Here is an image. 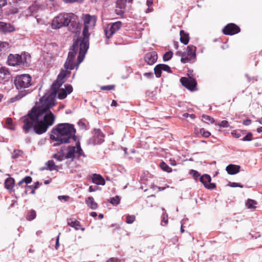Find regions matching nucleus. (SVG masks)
<instances>
[{"label": "nucleus", "mask_w": 262, "mask_h": 262, "mask_svg": "<svg viewBox=\"0 0 262 262\" xmlns=\"http://www.w3.org/2000/svg\"><path fill=\"white\" fill-rule=\"evenodd\" d=\"M74 59L68 63V58L64 64L65 70H62L58 75L57 78L51 87V92L45 94L39 101L41 105L34 106L27 115L22 118L24 124L22 128L25 133H28L33 128L37 135L46 133L50 126L54 123L56 117L50 111V108L55 105V98L59 88L65 82V78L69 76L71 70L74 69Z\"/></svg>", "instance_id": "obj_1"}, {"label": "nucleus", "mask_w": 262, "mask_h": 262, "mask_svg": "<svg viewBox=\"0 0 262 262\" xmlns=\"http://www.w3.org/2000/svg\"><path fill=\"white\" fill-rule=\"evenodd\" d=\"M81 18L83 21L84 27L82 31L83 37L78 38L74 42L72 47L70 49V51L68 56V62L66 64L67 66L69 62L75 59L76 54L78 53V67L84 59L85 55L89 49V40L90 33L89 29L93 28L96 24V18L94 15H91L88 14H83Z\"/></svg>", "instance_id": "obj_2"}, {"label": "nucleus", "mask_w": 262, "mask_h": 262, "mask_svg": "<svg viewBox=\"0 0 262 262\" xmlns=\"http://www.w3.org/2000/svg\"><path fill=\"white\" fill-rule=\"evenodd\" d=\"M76 129L74 125L68 123H58L51 130L50 138L55 141L54 146L68 144L71 140H76Z\"/></svg>", "instance_id": "obj_3"}, {"label": "nucleus", "mask_w": 262, "mask_h": 262, "mask_svg": "<svg viewBox=\"0 0 262 262\" xmlns=\"http://www.w3.org/2000/svg\"><path fill=\"white\" fill-rule=\"evenodd\" d=\"M66 26L68 27L69 30L73 33L79 32L81 30L78 17L73 13H60L52 21V27L54 29Z\"/></svg>", "instance_id": "obj_4"}, {"label": "nucleus", "mask_w": 262, "mask_h": 262, "mask_svg": "<svg viewBox=\"0 0 262 262\" xmlns=\"http://www.w3.org/2000/svg\"><path fill=\"white\" fill-rule=\"evenodd\" d=\"M14 83L16 88L20 91L17 95L10 99L12 103L20 99L30 93L28 90L25 89L32 85V77L29 74L18 75L15 77Z\"/></svg>", "instance_id": "obj_5"}, {"label": "nucleus", "mask_w": 262, "mask_h": 262, "mask_svg": "<svg viewBox=\"0 0 262 262\" xmlns=\"http://www.w3.org/2000/svg\"><path fill=\"white\" fill-rule=\"evenodd\" d=\"M8 65L24 68L28 67L27 55L25 53L19 54H10L7 58Z\"/></svg>", "instance_id": "obj_6"}, {"label": "nucleus", "mask_w": 262, "mask_h": 262, "mask_svg": "<svg viewBox=\"0 0 262 262\" xmlns=\"http://www.w3.org/2000/svg\"><path fill=\"white\" fill-rule=\"evenodd\" d=\"M196 47L193 45H189L187 47L186 51L181 52L178 51L176 54L181 56V61L183 63L188 62H194L196 59Z\"/></svg>", "instance_id": "obj_7"}, {"label": "nucleus", "mask_w": 262, "mask_h": 262, "mask_svg": "<svg viewBox=\"0 0 262 262\" xmlns=\"http://www.w3.org/2000/svg\"><path fill=\"white\" fill-rule=\"evenodd\" d=\"M122 25V23L120 21L108 24L104 29L106 37L107 39L110 38L115 33L120 30Z\"/></svg>", "instance_id": "obj_8"}, {"label": "nucleus", "mask_w": 262, "mask_h": 262, "mask_svg": "<svg viewBox=\"0 0 262 262\" xmlns=\"http://www.w3.org/2000/svg\"><path fill=\"white\" fill-rule=\"evenodd\" d=\"M180 82L184 87L191 91L195 90L197 84L196 80L193 78L183 77L181 78Z\"/></svg>", "instance_id": "obj_9"}, {"label": "nucleus", "mask_w": 262, "mask_h": 262, "mask_svg": "<svg viewBox=\"0 0 262 262\" xmlns=\"http://www.w3.org/2000/svg\"><path fill=\"white\" fill-rule=\"evenodd\" d=\"M240 31V28L233 23L227 25L222 30L223 33L226 35H233L239 33Z\"/></svg>", "instance_id": "obj_10"}, {"label": "nucleus", "mask_w": 262, "mask_h": 262, "mask_svg": "<svg viewBox=\"0 0 262 262\" xmlns=\"http://www.w3.org/2000/svg\"><path fill=\"white\" fill-rule=\"evenodd\" d=\"M200 181L202 183L204 187L209 189H213L216 186L214 183H210L211 179L209 175L205 174L200 177Z\"/></svg>", "instance_id": "obj_11"}, {"label": "nucleus", "mask_w": 262, "mask_h": 262, "mask_svg": "<svg viewBox=\"0 0 262 262\" xmlns=\"http://www.w3.org/2000/svg\"><path fill=\"white\" fill-rule=\"evenodd\" d=\"M73 91V87L69 84H66L64 88L59 90L58 92L57 98L59 99L66 98L68 94L71 93Z\"/></svg>", "instance_id": "obj_12"}, {"label": "nucleus", "mask_w": 262, "mask_h": 262, "mask_svg": "<svg viewBox=\"0 0 262 262\" xmlns=\"http://www.w3.org/2000/svg\"><path fill=\"white\" fill-rule=\"evenodd\" d=\"M15 30L14 26L11 24L0 21L1 34H6L14 32Z\"/></svg>", "instance_id": "obj_13"}, {"label": "nucleus", "mask_w": 262, "mask_h": 262, "mask_svg": "<svg viewBox=\"0 0 262 262\" xmlns=\"http://www.w3.org/2000/svg\"><path fill=\"white\" fill-rule=\"evenodd\" d=\"M94 136L93 137V142L95 145L100 144L104 141L103 134L99 129H94Z\"/></svg>", "instance_id": "obj_14"}, {"label": "nucleus", "mask_w": 262, "mask_h": 262, "mask_svg": "<svg viewBox=\"0 0 262 262\" xmlns=\"http://www.w3.org/2000/svg\"><path fill=\"white\" fill-rule=\"evenodd\" d=\"M133 0H117L116 2V13L118 15L123 14V10L125 8L127 2L129 3H132Z\"/></svg>", "instance_id": "obj_15"}, {"label": "nucleus", "mask_w": 262, "mask_h": 262, "mask_svg": "<svg viewBox=\"0 0 262 262\" xmlns=\"http://www.w3.org/2000/svg\"><path fill=\"white\" fill-rule=\"evenodd\" d=\"M158 58L157 54L156 52L147 53L144 57L145 62L149 65H152L155 63Z\"/></svg>", "instance_id": "obj_16"}, {"label": "nucleus", "mask_w": 262, "mask_h": 262, "mask_svg": "<svg viewBox=\"0 0 262 262\" xmlns=\"http://www.w3.org/2000/svg\"><path fill=\"white\" fill-rule=\"evenodd\" d=\"M46 166L41 167L40 168V171L45 170L52 171L54 170H58V166L56 165L53 160H49L45 163Z\"/></svg>", "instance_id": "obj_17"}, {"label": "nucleus", "mask_w": 262, "mask_h": 262, "mask_svg": "<svg viewBox=\"0 0 262 262\" xmlns=\"http://www.w3.org/2000/svg\"><path fill=\"white\" fill-rule=\"evenodd\" d=\"M240 166L236 165L230 164L228 165L226 170L229 174H234L239 172Z\"/></svg>", "instance_id": "obj_18"}, {"label": "nucleus", "mask_w": 262, "mask_h": 262, "mask_svg": "<svg viewBox=\"0 0 262 262\" xmlns=\"http://www.w3.org/2000/svg\"><path fill=\"white\" fill-rule=\"evenodd\" d=\"M76 154V146H69L68 147V152L65 156L67 159H74L75 158V154Z\"/></svg>", "instance_id": "obj_19"}, {"label": "nucleus", "mask_w": 262, "mask_h": 262, "mask_svg": "<svg viewBox=\"0 0 262 262\" xmlns=\"http://www.w3.org/2000/svg\"><path fill=\"white\" fill-rule=\"evenodd\" d=\"M180 41L184 44L185 45H186L188 43L189 40V34L185 32L184 30H181L180 32Z\"/></svg>", "instance_id": "obj_20"}, {"label": "nucleus", "mask_w": 262, "mask_h": 262, "mask_svg": "<svg viewBox=\"0 0 262 262\" xmlns=\"http://www.w3.org/2000/svg\"><path fill=\"white\" fill-rule=\"evenodd\" d=\"M92 182L97 185H104L105 184V181L102 177L98 174H94L92 178Z\"/></svg>", "instance_id": "obj_21"}, {"label": "nucleus", "mask_w": 262, "mask_h": 262, "mask_svg": "<svg viewBox=\"0 0 262 262\" xmlns=\"http://www.w3.org/2000/svg\"><path fill=\"white\" fill-rule=\"evenodd\" d=\"M85 203L92 209H96L98 207L97 203L95 202L92 196L87 198L85 200Z\"/></svg>", "instance_id": "obj_22"}, {"label": "nucleus", "mask_w": 262, "mask_h": 262, "mask_svg": "<svg viewBox=\"0 0 262 262\" xmlns=\"http://www.w3.org/2000/svg\"><path fill=\"white\" fill-rule=\"evenodd\" d=\"M15 184L14 179L11 177L6 179L5 181V187L7 189L12 190Z\"/></svg>", "instance_id": "obj_23"}, {"label": "nucleus", "mask_w": 262, "mask_h": 262, "mask_svg": "<svg viewBox=\"0 0 262 262\" xmlns=\"http://www.w3.org/2000/svg\"><path fill=\"white\" fill-rule=\"evenodd\" d=\"M68 224L71 227L74 228L76 230H79L81 226L80 223L79 221L73 220L71 219H68Z\"/></svg>", "instance_id": "obj_24"}, {"label": "nucleus", "mask_w": 262, "mask_h": 262, "mask_svg": "<svg viewBox=\"0 0 262 262\" xmlns=\"http://www.w3.org/2000/svg\"><path fill=\"white\" fill-rule=\"evenodd\" d=\"M41 184V183H40L38 181H37V182H36L35 183H34L33 185H25L24 187H26L27 189H31V191L30 193L31 194H35V189L38 188V187Z\"/></svg>", "instance_id": "obj_25"}, {"label": "nucleus", "mask_w": 262, "mask_h": 262, "mask_svg": "<svg viewBox=\"0 0 262 262\" xmlns=\"http://www.w3.org/2000/svg\"><path fill=\"white\" fill-rule=\"evenodd\" d=\"M9 47V44L7 42H2L0 41V56L5 54L6 49Z\"/></svg>", "instance_id": "obj_26"}, {"label": "nucleus", "mask_w": 262, "mask_h": 262, "mask_svg": "<svg viewBox=\"0 0 262 262\" xmlns=\"http://www.w3.org/2000/svg\"><path fill=\"white\" fill-rule=\"evenodd\" d=\"M24 152L20 149H14L12 154V158L17 159L23 156Z\"/></svg>", "instance_id": "obj_27"}, {"label": "nucleus", "mask_w": 262, "mask_h": 262, "mask_svg": "<svg viewBox=\"0 0 262 262\" xmlns=\"http://www.w3.org/2000/svg\"><path fill=\"white\" fill-rule=\"evenodd\" d=\"M10 75V72L6 67L0 68V77L4 78L6 76Z\"/></svg>", "instance_id": "obj_28"}, {"label": "nucleus", "mask_w": 262, "mask_h": 262, "mask_svg": "<svg viewBox=\"0 0 262 262\" xmlns=\"http://www.w3.org/2000/svg\"><path fill=\"white\" fill-rule=\"evenodd\" d=\"M53 158L56 159L58 161H62L66 159L62 151L59 152L58 154H54Z\"/></svg>", "instance_id": "obj_29"}, {"label": "nucleus", "mask_w": 262, "mask_h": 262, "mask_svg": "<svg viewBox=\"0 0 262 262\" xmlns=\"http://www.w3.org/2000/svg\"><path fill=\"white\" fill-rule=\"evenodd\" d=\"M76 154H77L78 155V157L83 156L84 157L85 156L82 148H81L80 144L79 142H78L76 143Z\"/></svg>", "instance_id": "obj_30"}, {"label": "nucleus", "mask_w": 262, "mask_h": 262, "mask_svg": "<svg viewBox=\"0 0 262 262\" xmlns=\"http://www.w3.org/2000/svg\"><path fill=\"white\" fill-rule=\"evenodd\" d=\"M36 216V212L34 210H31L28 213V214L26 216V219L28 221H32L34 220Z\"/></svg>", "instance_id": "obj_31"}, {"label": "nucleus", "mask_w": 262, "mask_h": 262, "mask_svg": "<svg viewBox=\"0 0 262 262\" xmlns=\"http://www.w3.org/2000/svg\"><path fill=\"white\" fill-rule=\"evenodd\" d=\"M162 69L160 64L157 65L154 68V72L157 78H159L161 76Z\"/></svg>", "instance_id": "obj_32"}, {"label": "nucleus", "mask_w": 262, "mask_h": 262, "mask_svg": "<svg viewBox=\"0 0 262 262\" xmlns=\"http://www.w3.org/2000/svg\"><path fill=\"white\" fill-rule=\"evenodd\" d=\"M256 201L251 199H248L246 203V205L247 207L249 209L255 208L256 207Z\"/></svg>", "instance_id": "obj_33"}, {"label": "nucleus", "mask_w": 262, "mask_h": 262, "mask_svg": "<svg viewBox=\"0 0 262 262\" xmlns=\"http://www.w3.org/2000/svg\"><path fill=\"white\" fill-rule=\"evenodd\" d=\"M109 202L114 205L116 206L118 205L120 202V199L119 198V196L116 195L114 197L111 198L109 200Z\"/></svg>", "instance_id": "obj_34"}, {"label": "nucleus", "mask_w": 262, "mask_h": 262, "mask_svg": "<svg viewBox=\"0 0 262 262\" xmlns=\"http://www.w3.org/2000/svg\"><path fill=\"white\" fill-rule=\"evenodd\" d=\"M172 55L173 53L172 51H168L163 55V59L164 61H167L172 58Z\"/></svg>", "instance_id": "obj_35"}, {"label": "nucleus", "mask_w": 262, "mask_h": 262, "mask_svg": "<svg viewBox=\"0 0 262 262\" xmlns=\"http://www.w3.org/2000/svg\"><path fill=\"white\" fill-rule=\"evenodd\" d=\"M160 167L162 170L167 172H170L172 171L171 168L164 162L161 163Z\"/></svg>", "instance_id": "obj_36"}, {"label": "nucleus", "mask_w": 262, "mask_h": 262, "mask_svg": "<svg viewBox=\"0 0 262 262\" xmlns=\"http://www.w3.org/2000/svg\"><path fill=\"white\" fill-rule=\"evenodd\" d=\"M202 118L204 119V121L207 123H213L214 122V119L208 115H203Z\"/></svg>", "instance_id": "obj_37"}, {"label": "nucleus", "mask_w": 262, "mask_h": 262, "mask_svg": "<svg viewBox=\"0 0 262 262\" xmlns=\"http://www.w3.org/2000/svg\"><path fill=\"white\" fill-rule=\"evenodd\" d=\"M200 133L205 138L209 137L211 135L209 132L206 130L204 128H202L200 129Z\"/></svg>", "instance_id": "obj_38"}, {"label": "nucleus", "mask_w": 262, "mask_h": 262, "mask_svg": "<svg viewBox=\"0 0 262 262\" xmlns=\"http://www.w3.org/2000/svg\"><path fill=\"white\" fill-rule=\"evenodd\" d=\"M190 174L193 177L194 179L197 180L200 177V174L198 171L195 170H191L190 172Z\"/></svg>", "instance_id": "obj_39"}, {"label": "nucleus", "mask_w": 262, "mask_h": 262, "mask_svg": "<svg viewBox=\"0 0 262 262\" xmlns=\"http://www.w3.org/2000/svg\"><path fill=\"white\" fill-rule=\"evenodd\" d=\"M126 222L127 224H132L135 220V216L134 215H127L126 217Z\"/></svg>", "instance_id": "obj_40"}, {"label": "nucleus", "mask_w": 262, "mask_h": 262, "mask_svg": "<svg viewBox=\"0 0 262 262\" xmlns=\"http://www.w3.org/2000/svg\"><path fill=\"white\" fill-rule=\"evenodd\" d=\"M162 71L167 72L168 73H172L170 68L167 64H160Z\"/></svg>", "instance_id": "obj_41"}, {"label": "nucleus", "mask_w": 262, "mask_h": 262, "mask_svg": "<svg viewBox=\"0 0 262 262\" xmlns=\"http://www.w3.org/2000/svg\"><path fill=\"white\" fill-rule=\"evenodd\" d=\"M115 88L114 85H104L101 87V90L103 91H111Z\"/></svg>", "instance_id": "obj_42"}, {"label": "nucleus", "mask_w": 262, "mask_h": 262, "mask_svg": "<svg viewBox=\"0 0 262 262\" xmlns=\"http://www.w3.org/2000/svg\"><path fill=\"white\" fill-rule=\"evenodd\" d=\"M252 140V134L251 133H248L243 139L242 141H250Z\"/></svg>", "instance_id": "obj_43"}, {"label": "nucleus", "mask_w": 262, "mask_h": 262, "mask_svg": "<svg viewBox=\"0 0 262 262\" xmlns=\"http://www.w3.org/2000/svg\"><path fill=\"white\" fill-rule=\"evenodd\" d=\"M168 214L167 213H163L162 215V223L161 224L162 225L163 223H164V226L168 224Z\"/></svg>", "instance_id": "obj_44"}, {"label": "nucleus", "mask_w": 262, "mask_h": 262, "mask_svg": "<svg viewBox=\"0 0 262 262\" xmlns=\"http://www.w3.org/2000/svg\"><path fill=\"white\" fill-rule=\"evenodd\" d=\"M6 124L9 125V128L10 129H14V127L12 124V119L11 118H8L6 121Z\"/></svg>", "instance_id": "obj_45"}, {"label": "nucleus", "mask_w": 262, "mask_h": 262, "mask_svg": "<svg viewBox=\"0 0 262 262\" xmlns=\"http://www.w3.org/2000/svg\"><path fill=\"white\" fill-rule=\"evenodd\" d=\"M32 178L30 176H26L23 179V180L24 182L26 183V185L32 182Z\"/></svg>", "instance_id": "obj_46"}, {"label": "nucleus", "mask_w": 262, "mask_h": 262, "mask_svg": "<svg viewBox=\"0 0 262 262\" xmlns=\"http://www.w3.org/2000/svg\"><path fill=\"white\" fill-rule=\"evenodd\" d=\"M219 125L220 127H227L229 126L228 122L226 120H223L222 121L220 124H219Z\"/></svg>", "instance_id": "obj_47"}, {"label": "nucleus", "mask_w": 262, "mask_h": 262, "mask_svg": "<svg viewBox=\"0 0 262 262\" xmlns=\"http://www.w3.org/2000/svg\"><path fill=\"white\" fill-rule=\"evenodd\" d=\"M230 186L232 187H239L241 188L243 187V185H242L241 183H235V182L231 183L230 184Z\"/></svg>", "instance_id": "obj_48"}, {"label": "nucleus", "mask_w": 262, "mask_h": 262, "mask_svg": "<svg viewBox=\"0 0 262 262\" xmlns=\"http://www.w3.org/2000/svg\"><path fill=\"white\" fill-rule=\"evenodd\" d=\"M66 3H73L75 2L81 3L83 0H62Z\"/></svg>", "instance_id": "obj_49"}, {"label": "nucleus", "mask_w": 262, "mask_h": 262, "mask_svg": "<svg viewBox=\"0 0 262 262\" xmlns=\"http://www.w3.org/2000/svg\"><path fill=\"white\" fill-rule=\"evenodd\" d=\"M144 76L148 78H151L154 77L153 73L152 72H147L144 74Z\"/></svg>", "instance_id": "obj_50"}, {"label": "nucleus", "mask_w": 262, "mask_h": 262, "mask_svg": "<svg viewBox=\"0 0 262 262\" xmlns=\"http://www.w3.org/2000/svg\"><path fill=\"white\" fill-rule=\"evenodd\" d=\"M60 233H59L58 235L57 236V238H56V244H55V248L57 250L59 246V235H60Z\"/></svg>", "instance_id": "obj_51"}, {"label": "nucleus", "mask_w": 262, "mask_h": 262, "mask_svg": "<svg viewBox=\"0 0 262 262\" xmlns=\"http://www.w3.org/2000/svg\"><path fill=\"white\" fill-rule=\"evenodd\" d=\"M7 4V0H0V9H2L3 7Z\"/></svg>", "instance_id": "obj_52"}, {"label": "nucleus", "mask_w": 262, "mask_h": 262, "mask_svg": "<svg viewBox=\"0 0 262 262\" xmlns=\"http://www.w3.org/2000/svg\"><path fill=\"white\" fill-rule=\"evenodd\" d=\"M69 196L67 195H59L58 196V199L61 200V199H64L65 201H68Z\"/></svg>", "instance_id": "obj_53"}, {"label": "nucleus", "mask_w": 262, "mask_h": 262, "mask_svg": "<svg viewBox=\"0 0 262 262\" xmlns=\"http://www.w3.org/2000/svg\"><path fill=\"white\" fill-rule=\"evenodd\" d=\"M251 120L250 119H246L243 121V124L245 125H249L251 124Z\"/></svg>", "instance_id": "obj_54"}, {"label": "nucleus", "mask_w": 262, "mask_h": 262, "mask_svg": "<svg viewBox=\"0 0 262 262\" xmlns=\"http://www.w3.org/2000/svg\"><path fill=\"white\" fill-rule=\"evenodd\" d=\"M107 262H118V259L116 258L112 257L110 258Z\"/></svg>", "instance_id": "obj_55"}, {"label": "nucleus", "mask_w": 262, "mask_h": 262, "mask_svg": "<svg viewBox=\"0 0 262 262\" xmlns=\"http://www.w3.org/2000/svg\"><path fill=\"white\" fill-rule=\"evenodd\" d=\"M153 4L152 0H147L146 4L148 7H150Z\"/></svg>", "instance_id": "obj_56"}, {"label": "nucleus", "mask_w": 262, "mask_h": 262, "mask_svg": "<svg viewBox=\"0 0 262 262\" xmlns=\"http://www.w3.org/2000/svg\"><path fill=\"white\" fill-rule=\"evenodd\" d=\"M232 135H233V136L236 138H238L240 137L241 136V135L239 133H232Z\"/></svg>", "instance_id": "obj_57"}, {"label": "nucleus", "mask_w": 262, "mask_h": 262, "mask_svg": "<svg viewBox=\"0 0 262 262\" xmlns=\"http://www.w3.org/2000/svg\"><path fill=\"white\" fill-rule=\"evenodd\" d=\"M245 76L247 77V80H248V81L249 82L251 81L252 79H254V77H253L252 78H251L249 75L248 74H245Z\"/></svg>", "instance_id": "obj_58"}, {"label": "nucleus", "mask_w": 262, "mask_h": 262, "mask_svg": "<svg viewBox=\"0 0 262 262\" xmlns=\"http://www.w3.org/2000/svg\"><path fill=\"white\" fill-rule=\"evenodd\" d=\"M173 45H174V48L177 50L178 49V47H179V43L177 41H175V42H174Z\"/></svg>", "instance_id": "obj_59"}, {"label": "nucleus", "mask_w": 262, "mask_h": 262, "mask_svg": "<svg viewBox=\"0 0 262 262\" xmlns=\"http://www.w3.org/2000/svg\"><path fill=\"white\" fill-rule=\"evenodd\" d=\"M91 215L92 216H93V217H96V216H97V213H96V212H92L91 213Z\"/></svg>", "instance_id": "obj_60"}, {"label": "nucleus", "mask_w": 262, "mask_h": 262, "mask_svg": "<svg viewBox=\"0 0 262 262\" xmlns=\"http://www.w3.org/2000/svg\"><path fill=\"white\" fill-rule=\"evenodd\" d=\"M117 105V103L115 100H113L111 103L112 106H116Z\"/></svg>", "instance_id": "obj_61"}, {"label": "nucleus", "mask_w": 262, "mask_h": 262, "mask_svg": "<svg viewBox=\"0 0 262 262\" xmlns=\"http://www.w3.org/2000/svg\"><path fill=\"white\" fill-rule=\"evenodd\" d=\"M95 190L94 189H93V187L92 186H90L89 188V192H93Z\"/></svg>", "instance_id": "obj_62"}, {"label": "nucleus", "mask_w": 262, "mask_h": 262, "mask_svg": "<svg viewBox=\"0 0 262 262\" xmlns=\"http://www.w3.org/2000/svg\"><path fill=\"white\" fill-rule=\"evenodd\" d=\"M51 182V179L50 180H45L44 181V183H45V184L47 185V184H49V183H50Z\"/></svg>", "instance_id": "obj_63"}, {"label": "nucleus", "mask_w": 262, "mask_h": 262, "mask_svg": "<svg viewBox=\"0 0 262 262\" xmlns=\"http://www.w3.org/2000/svg\"><path fill=\"white\" fill-rule=\"evenodd\" d=\"M257 131L258 133H260V132H262V126L261 127H258L257 129Z\"/></svg>", "instance_id": "obj_64"}]
</instances>
